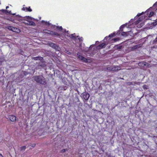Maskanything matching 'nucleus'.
<instances>
[{"label":"nucleus","mask_w":157,"mask_h":157,"mask_svg":"<svg viewBox=\"0 0 157 157\" xmlns=\"http://www.w3.org/2000/svg\"><path fill=\"white\" fill-rule=\"evenodd\" d=\"M45 32H46L47 33L50 34H52V35H57L58 36H60L59 34L56 33L55 32L51 31H50L48 30H45Z\"/></svg>","instance_id":"6e6552de"},{"label":"nucleus","mask_w":157,"mask_h":157,"mask_svg":"<svg viewBox=\"0 0 157 157\" xmlns=\"http://www.w3.org/2000/svg\"><path fill=\"white\" fill-rule=\"evenodd\" d=\"M22 10H26L29 12H31L32 10L31 9H30L29 10H28V9L27 7H23L22 8Z\"/></svg>","instance_id":"4468645a"},{"label":"nucleus","mask_w":157,"mask_h":157,"mask_svg":"<svg viewBox=\"0 0 157 157\" xmlns=\"http://www.w3.org/2000/svg\"><path fill=\"white\" fill-rule=\"evenodd\" d=\"M8 118L9 120L12 122H14L16 121V117L13 115H9Z\"/></svg>","instance_id":"0eeeda50"},{"label":"nucleus","mask_w":157,"mask_h":157,"mask_svg":"<svg viewBox=\"0 0 157 157\" xmlns=\"http://www.w3.org/2000/svg\"><path fill=\"white\" fill-rule=\"evenodd\" d=\"M142 13H138L137 14V16L139 17L141 15Z\"/></svg>","instance_id":"c756f323"},{"label":"nucleus","mask_w":157,"mask_h":157,"mask_svg":"<svg viewBox=\"0 0 157 157\" xmlns=\"http://www.w3.org/2000/svg\"><path fill=\"white\" fill-rule=\"evenodd\" d=\"M128 33V32H123L121 33V35L123 36H127L128 35L127 34Z\"/></svg>","instance_id":"2eb2a0df"},{"label":"nucleus","mask_w":157,"mask_h":157,"mask_svg":"<svg viewBox=\"0 0 157 157\" xmlns=\"http://www.w3.org/2000/svg\"><path fill=\"white\" fill-rule=\"evenodd\" d=\"M124 25H121L120 27V31H122L123 30V28H124Z\"/></svg>","instance_id":"412c9836"},{"label":"nucleus","mask_w":157,"mask_h":157,"mask_svg":"<svg viewBox=\"0 0 157 157\" xmlns=\"http://www.w3.org/2000/svg\"><path fill=\"white\" fill-rule=\"evenodd\" d=\"M142 17V18H139L138 20L137 21V22H136V23L137 24H138L140 22V21L142 20L143 19V17Z\"/></svg>","instance_id":"6ab92c4d"},{"label":"nucleus","mask_w":157,"mask_h":157,"mask_svg":"<svg viewBox=\"0 0 157 157\" xmlns=\"http://www.w3.org/2000/svg\"><path fill=\"white\" fill-rule=\"evenodd\" d=\"M66 151V149H63L61 151V152L64 153Z\"/></svg>","instance_id":"393cba45"},{"label":"nucleus","mask_w":157,"mask_h":157,"mask_svg":"<svg viewBox=\"0 0 157 157\" xmlns=\"http://www.w3.org/2000/svg\"><path fill=\"white\" fill-rule=\"evenodd\" d=\"M121 69V67L118 66H112V71H117L120 70Z\"/></svg>","instance_id":"1a4fd4ad"},{"label":"nucleus","mask_w":157,"mask_h":157,"mask_svg":"<svg viewBox=\"0 0 157 157\" xmlns=\"http://www.w3.org/2000/svg\"><path fill=\"white\" fill-rule=\"evenodd\" d=\"M28 10H29L30 9V7H29V8H28Z\"/></svg>","instance_id":"c9c22d12"},{"label":"nucleus","mask_w":157,"mask_h":157,"mask_svg":"<svg viewBox=\"0 0 157 157\" xmlns=\"http://www.w3.org/2000/svg\"><path fill=\"white\" fill-rule=\"evenodd\" d=\"M42 22H44L45 24H46V25H49V23L48 22H45L44 21H42Z\"/></svg>","instance_id":"b1692460"},{"label":"nucleus","mask_w":157,"mask_h":157,"mask_svg":"<svg viewBox=\"0 0 157 157\" xmlns=\"http://www.w3.org/2000/svg\"><path fill=\"white\" fill-rule=\"evenodd\" d=\"M15 13L12 14L13 15H15Z\"/></svg>","instance_id":"58836bf2"},{"label":"nucleus","mask_w":157,"mask_h":157,"mask_svg":"<svg viewBox=\"0 0 157 157\" xmlns=\"http://www.w3.org/2000/svg\"><path fill=\"white\" fill-rule=\"evenodd\" d=\"M143 88L144 89H147L148 88V86L146 85H144L143 86Z\"/></svg>","instance_id":"5701e85b"},{"label":"nucleus","mask_w":157,"mask_h":157,"mask_svg":"<svg viewBox=\"0 0 157 157\" xmlns=\"http://www.w3.org/2000/svg\"><path fill=\"white\" fill-rule=\"evenodd\" d=\"M114 40H117V39H114Z\"/></svg>","instance_id":"e433bc0d"},{"label":"nucleus","mask_w":157,"mask_h":157,"mask_svg":"<svg viewBox=\"0 0 157 157\" xmlns=\"http://www.w3.org/2000/svg\"><path fill=\"white\" fill-rule=\"evenodd\" d=\"M26 148V147L25 146H23L21 147V151L25 150Z\"/></svg>","instance_id":"a211bd4d"},{"label":"nucleus","mask_w":157,"mask_h":157,"mask_svg":"<svg viewBox=\"0 0 157 157\" xmlns=\"http://www.w3.org/2000/svg\"><path fill=\"white\" fill-rule=\"evenodd\" d=\"M36 146V144H32V147H34Z\"/></svg>","instance_id":"cd10ccee"},{"label":"nucleus","mask_w":157,"mask_h":157,"mask_svg":"<svg viewBox=\"0 0 157 157\" xmlns=\"http://www.w3.org/2000/svg\"><path fill=\"white\" fill-rule=\"evenodd\" d=\"M115 35V33H113L111 34L110 35H109V37H112L113 36H114Z\"/></svg>","instance_id":"f3484780"},{"label":"nucleus","mask_w":157,"mask_h":157,"mask_svg":"<svg viewBox=\"0 0 157 157\" xmlns=\"http://www.w3.org/2000/svg\"><path fill=\"white\" fill-rule=\"evenodd\" d=\"M77 55L78 58L80 60H82L85 62H88V60L86 58L83 57L82 56H81L80 54L78 53H77Z\"/></svg>","instance_id":"7ed1b4c3"},{"label":"nucleus","mask_w":157,"mask_h":157,"mask_svg":"<svg viewBox=\"0 0 157 157\" xmlns=\"http://www.w3.org/2000/svg\"><path fill=\"white\" fill-rule=\"evenodd\" d=\"M56 28L58 30L60 29V30H62V28L61 26H60V27L57 26Z\"/></svg>","instance_id":"4be33fe9"},{"label":"nucleus","mask_w":157,"mask_h":157,"mask_svg":"<svg viewBox=\"0 0 157 157\" xmlns=\"http://www.w3.org/2000/svg\"><path fill=\"white\" fill-rule=\"evenodd\" d=\"M34 80L37 82L42 84L45 83V80L42 75L36 76L33 77Z\"/></svg>","instance_id":"f257e3e1"},{"label":"nucleus","mask_w":157,"mask_h":157,"mask_svg":"<svg viewBox=\"0 0 157 157\" xmlns=\"http://www.w3.org/2000/svg\"><path fill=\"white\" fill-rule=\"evenodd\" d=\"M66 53L68 54H71V53L70 52L68 51H67Z\"/></svg>","instance_id":"bb28decb"},{"label":"nucleus","mask_w":157,"mask_h":157,"mask_svg":"<svg viewBox=\"0 0 157 157\" xmlns=\"http://www.w3.org/2000/svg\"><path fill=\"white\" fill-rule=\"evenodd\" d=\"M0 157H3V156L2 154H0Z\"/></svg>","instance_id":"2f4dec72"},{"label":"nucleus","mask_w":157,"mask_h":157,"mask_svg":"<svg viewBox=\"0 0 157 157\" xmlns=\"http://www.w3.org/2000/svg\"><path fill=\"white\" fill-rule=\"evenodd\" d=\"M8 8H9V6H6V9H8Z\"/></svg>","instance_id":"72a5a7b5"},{"label":"nucleus","mask_w":157,"mask_h":157,"mask_svg":"<svg viewBox=\"0 0 157 157\" xmlns=\"http://www.w3.org/2000/svg\"><path fill=\"white\" fill-rule=\"evenodd\" d=\"M107 37H107V36H106V37H105V39H107Z\"/></svg>","instance_id":"4c0bfd02"},{"label":"nucleus","mask_w":157,"mask_h":157,"mask_svg":"<svg viewBox=\"0 0 157 157\" xmlns=\"http://www.w3.org/2000/svg\"><path fill=\"white\" fill-rule=\"evenodd\" d=\"M106 70L109 71H112V66L107 67L106 68Z\"/></svg>","instance_id":"dca6fc26"},{"label":"nucleus","mask_w":157,"mask_h":157,"mask_svg":"<svg viewBox=\"0 0 157 157\" xmlns=\"http://www.w3.org/2000/svg\"><path fill=\"white\" fill-rule=\"evenodd\" d=\"M78 40L80 42L82 41V38L81 37L78 38Z\"/></svg>","instance_id":"a878e982"},{"label":"nucleus","mask_w":157,"mask_h":157,"mask_svg":"<svg viewBox=\"0 0 157 157\" xmlns=\"http://www.w3.org/2000/svg\"><path fill=\"white\" fill-rule=\"evenodd\" d=\"M138 65L141 67H143L144 66H147L148 67H150L149 66L150 65L147 63L144 62H141L139 63Z\"/></svg>","instance_id":"423d86ee"},{"label":"nucleus","mask_w":157,"mask_h":157,"mask_svg":"<svg viewBox=\"0 0 157 157\" xmlns=\"http://www.w3.org/2000/svg\"><path fill=\"white\" fill-rule=\"evenodd\" d=\"M88 99V98H87V99H86V100H87Z\"/></svg>","instance_id":"ea45409f"},{"label":"nucleus","mask_w":157,"mask_h":157,"mask_svg":"<svg viewBox=\"0 0 157 157\" xmlns=\"http://www.w3.org/2000/svg\"><path fill=\"white\" fill-rule=\"evenodd\" d=\"M6 11L7 13H9V14H11V11H7V10H6Z\"/></svg>","instance_id":"c85d7f7f"},{"label":"nucleus","mask_w":157,"mask_h":157,"mask_svg":"<svg viewBox=\"0 0 157 157\" xmlns=\"http://www.w3.org/2000/svg\"><path fill=\"white\" fill-rule=\"evenodd\" d=\"M25 24L31 26H35L36 24L33 21H26L23 22Z\"/></svg>","instance_id":"20e7f679"},{"label":"nucleus","mask_w":157,"mask_h":157,"mask_svg":"<svg viewBox=\"0 0 157 157\" xmlns=\"http://www.w3.org/2000/svg\"><path fill=\"white\" fill-rule=\"evenodd\" d=\"M26 18L27 19H28L29 18V16L27 17H26Z\"/></svg>","instance_id":"473e14b6"},{"label":"nucleus","mask_w":157,"mask_h":157,"mask_svg":"<svg viewBox=\"0 0 157 157\" xmlns=\"http://www.w3.org/2000/svg\"><path fill=\"white\" fill-rule=\"evenodd\" d=\"M42 58L40 56H37L36 57H34L33 58V59L35 60H42Z\"/></svg>","instance_id":"ddd939ff"},{"label":"nucleus","mask_w":157,"mask_h":157,"mask_svg":"<svg viewBox=\"0 0 157 157\" xmlns=\"http://www.w3.org/2000/svg\"><path fill=\"white\" fill-rule=\"evenodd\" d=\"M49 45L53 48H54V49H55L56 50H59V48L58 47V46H57L55 44L53 43H49L48 44Z\"/></svg>","instance_id":"39448f33"},{"label":"nucleus","mask_w":157,"mask_h":157,"mask_svg":"<svg viewBox=\"0 0 157 157\" xmlns=\"http://www.w3.org/2000/svg\"><path fill=\"white\" fill-rule=\"evenodd\" d=\"M8 29L10 30L17 33H19L20 32V30L17 28L9 26L8 27Z\"/></svg>","instance_id":"f03ea898"},{"label":"nucleus","mask_w":157,"mask_h":157,"mask_svg":"<svg viewBox=\"0 0 157 157\" xmlns=\"http://www.w3.org/2000/svg\"><path fill=\"white\" fill-rule=\"evenodd\" d=\"M105 44L102 43L100 44L99 45L97 46V48L98 49H100L101 48H104L105 47Z\"/></svg>","instance_id":"9b49d317"},{"label":"nucleus","mask_w":157,"mask_h":157,"mask_svg":"<svg viewBox=\"0 0 157 157\" xmlns=\"http://www.w3.org/2000/svg\"><path fill=\"white\" fill-rule=\"evenodd\" d=\"M137 25V26L138 27H140V25Z\"/></svg>","instance_id":"f704fd0d"},{"label":"nucleus","mask_w":157,"mask_h":157,"mask_svg":"<svg viewBox=\"0 0 157 157\" xmlns=\"http://www.w3.org/2000/svg\"><path fill=\"white\" fill-rule=\"evenodd\" d=\"M83 98H89L90 97V95L86 92L82 94Z\"/></svg>","instance_id":"9d476101"},{"label":"nucleus","mask_w":157,"mask_h":157,"mask_svg":"<svg viewBox=\"0 0 157 157\" xmlns=\"http://www.w3.org/2000/svg\"><path fill=\"white\" fill-rule=\"evenodd\" d=\"M154 14V12H151L149 14V17H151Z\"/></svg>","instance_id":"aec40b11"},{"label":"nucleus","mask_w":157,"mask_h":157,"mask_svg":"<svg viewBox=\"0 0 157 157\" xmlns=\"http://www.w3.org/2000/svg\"><path fill=\"white\" fill-rule=\"evenodd\" d=\"M144 25V23H141L140 25H141V26H142L143 25Z\"/></svg>","instance_id":"7c9ffc66"},{"label":"nucleus","mask_w":157,"mask_h":157,"mask_svg":"<svg viewBox=\"0 0 157 157\" xmlns=\"http://www.w3.org/2000/svg\"><path fill=\"white\" fill-rule=\"evenodd\" d=\"M142 46L141 44H139L138 45H136L133 47H132V50L135 49H137L138 48Z\"/></svg>","instance_id":"f8f14e48"}]
</instances>
